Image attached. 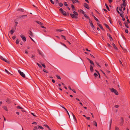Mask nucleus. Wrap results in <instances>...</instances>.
Listing matches in <instances>:
<instances>
[{"instance_id": "f257e3e1", "label": "nucleus", "mask_w": 130, "mask_h": 130, "mask_svg": "<svg viewBox=\"0 0 130 130\" xmlns=\"http://www.w3.org/2000/svg\"><path fill=\"white\" fill-rule=\"evenodd\" d=\"M110 90L112 92L114 93L116 95H118L119 93L118 91L113 88L110 89Z\"/></svg>"}, {"instance_id": "f03ea898", "label": "nucleus", "mask_w": 130, "mask_h": 130, "mask_svg": "<svg viewBox=\"0 0 130 130\" xmlns=\"http://www.w3.org/2000/svg\"><path fill=\"white\" fill-rule=\"evenodd\" d=\"M0 59L8 63H10V62L7 59H6L3 58V57L1 56H0Z\"/></svg>"}, {"instance_id": "7ed1b4c3", "label": "nucleus", "mask_w": 130, "mask_h": 130, "mask_svg": "<svg viewBox=\"0 0 130 130\" xmlns=\"http://www.w3.org/2000/svg\"><path fill=\"white\" fill-rule=\"evenodd\" d=\"M18 72L21 75L22 77H24L25 76V75L23 72H21L20 70H18Z\"/></svg>"}, {"instance_id": "20e7f679", "label": "nucleus", "mask_w": 130, "mask_h": 130, "mask_svg": "<svg viewBox=\"0 0 130 130\" xmlns=\"http://www.w3.org/2000/svg\"><path fill=\"white\" fill-rule=\"evenodd\" d=\"M23 41L24 42H25L26 41V38L24 35L22 34H21L20 35Z\"/></svg>"}, {"instance_id": "39448f33", "label": "nucleus", "mask_w": 130, "mask_h": 130, "mask_svg": "<svg viewBox=\"0 0 130 130\" xmlns=\"http://www.w3.org/2000/svg\"><path fill=\"white\" fill-rule=\"evenodd\" d=\"M89 22L90 24V25L91 27H92V28L93 29L94 28V26L92 22L90 20V19H89Z\"/></svg>"}, {"instance_id": "423d86ee", "label": "nucleus", "mask_w": 130, "mask_h": 130, "mask_svg": "<svg viewBox=\"0 0 130 130\" xmlns=\"http://www.w3.org/2000/svg\"><path fill=\"white\" fill-rule=\"evenodd\" d=\"M79 11L80 13L83 14H84V16H87V15L81 9H80L79 10Z\"/></svg>"}, {"instance_id": "0eeeda50", "label": "nucleus", "mask_w": 130, "mask_h": 130, "mask_svg": "<svg viewBox=\"0 0 130 130\" xmlns=\"http://www.w3.org/2000/svg\"><path fill=\"white\" fill-rule=\"evenodd\" d=\"M82 19L85 21H87V19L89 20V19H90L89 17H82Z\"/></svg>"}, {"instance_id": "6e6552de", "label": "nucleus", "mask_w": 130, "mask_h": 130, "mask_svg": "<svg viewBox=\"0 0 130 130\" xmlns=\"http://www.w3.org/2000/svg\"><path fill=\"white\" fill-rule=\"evenodd\" d=\"M119 10L121 11V13H120V15L121 16H123V12L122 11V8H120L119 9Z\"/></svg>"}, {"instance_id": "1a4fd4ad", "label": "nucleus", "mask_w": 130, "mask_h": 130, "mask_svg": "<svg viewBox=\"0 0 130 130\" xmlns=\"http://www.w3.org/2000/svg\"><path fill=\"white\" fill-rule=\"evenodd\" d=\"M38 52L39 55H41L42 56H44V55L41 51L39 50H38Z\"/></svg>"}, {"instance_id": "9d476101", "label": "nucleus", "mask_w": 130, "mask_h": 130, "mask_svg": "<svg viewBox=\"0 0 130 130\" xmlns=\"http://www.w3.org/2000/svg\"><path fill=\"white\" fill-rule=\"evenodd\" d=\"M90 70L91 72H92L93 71V67L92 66V65H91L90 66Z\"/></svg>"}, {"instance_id": "9b49d317", "label": "nucleus", "mask_w": 130, "mask_h": 130, "mask_svg": "<svg viewBox=\"0 0 130 130\" xmlns=\"http://www.w3.org/2000/svg\"><path fill=\"white\" fill-rule=\"evenodd\" d=\"M112 122V120H111L108 123V124H109V126L110 129V128L111 126V124Z\"/></svg>"}, {"instance_id": "f8f14e48", "label": "nucleus", "mask_w": 130, "mask_h": 130, "mask_svg": "<svg viewBox=\"0 0 130 130\" xmlns=\"http://www.w3.org/2000/svg\"><path fill=\"white\" fill-rule=\"evenodd\" d=\"M84 6L87 9H89V7L88 4H84Z\"/></svg>"}, {"instance_id": "ddd939ff", "label": "nucleus", "mask_w": 130, "mask_h": 130, "mask_svg": "<svg viewBox=\"0 0 130 130\" xmlns=\"http://www.w3.org/2000/svg\"><path fill=\"white\" fill-rule=\"evenodd\" d=\"M61 13L64 15H68V14L66 13V12L64 11H63Z\"/></svg>"}, {"instance_id": "4468645a", "label": "nucleus", "mask_w": 130, "mask_h": 130, "mask_svg": "<svg viewBox=\"0 0 130 130\" xmlns=\"http://www.w3.org/2000/svg\"><path fill=\"white\" fill-rule=\"evenodd\" d=\"M17 10L18 11H20L21 12H23L24 11V10L22 8H18Z\"/></svg>"}, {"instance_id": "2eb2a0df", "label": "nucleus", "mask_w": 130, "mask_h": 130, "mask_svg": "<svg viewBox=\"0 0 130 130\" xmlns=\"http://www.w3.org/2000/svg\"><path fill=\"white\" fill-rule=\"evenodd\" d=\"M28 34L31 36H33V34L32 32L30 31H28Z\"/></svg>"}, {"instance_id": "dca6fc26", "label": "nucleus", "mask_w": 130, "mask_h": 130, "mask_svg": "<svg viewBox=\"0 0 130 130\" xmlns=\"http://www.w3.org/2000/svg\"><path fill=\"white\" fill-rule=\"evenodd\" d=\"M36 23H37L38 24L40 25H42L43 24L42 23H41V22H39V21H36Z\"/></svg>"}, {"instance_id": "f3484780", "label": "nucleus", "mask_w": 130, "mask_h": 130, "mask_svg": "<svg viewBox=\"0 0 130 130\" xmlns=\"http://www.w3.org/2000/svg\"><path fill=\"white\" fill-rule=\"evenodd\" d=\"M129 23H127V22H125V26L127 28H128L129 26L128 25V24Z\"/></svg>"}, {"instance_id": "a211bd4d", "label": "nucleus", "mask_w": 130, "mask_h": 130, "mask_svg": "<svg viewBox=\"0 0 130 130\" xmlns=\"http://www.w3.org/2000/svg\"><path fill=\"white\" fill-rule=\"evenodd\" d=\"M3 108L6 111H8V109L5 106H3Z\"/></svg>"}, {"instance_id": "6ab92c4d", "label": "nucleus", "mask_w": 130, "mask_h": 130, "mask_svg": "<svg viewBox=\"0 0 130 130\" xmlns=\"http://www.w3.org/2000/svg\"><path fill=\"white\" fill-rule=\"evenodd\" d=\"M98 25L101 29H102L103 30V27L102 26V25H101V24H100L98 23Z\"/></svg>"}, {"instance_id": "aec40b11", "label": "nucleus", "mask_w": 130, "mask_h": 130, "mask_svg": "<svg viewBox=\"0 0 130 130\" xmlns=\"http://www.w3.org/2000/svg\"><path fill=\"white\" fill-rule=\"evenodd\" d=\"M112 45L114 48H115V49H116V50L117 49V47L115 46V44L113 43H112Z\"/></svg>"}, {"instance_id": "412c9836", "label": "nucleus", "mask_w": 130, "mask_h": 130, "mask_svg": "<svg viewBox=\"0 0 130 130\" xmlns=\"http://www.w3.org/2000/svg\"><path fill=\"white\" fill-rule=\"evenodd\" d=\"M72 115L74 119L75 120V121L76 122V118H75V116L74 115L73 113H72Z\"/></svg>"}, {"instance_id": "4be33fe9", "label": "nucleus", "mask_w": 130, "mask_h": 130, "mask_svg": "<svg viewBox=\"0 0 130 130\" xmlns=\"http://www.w3.org/2000/svg\"><path fill=\"white\" fill-rule=\"evenodd\" d=\"M14 32V31L13 30H12L10 31V33L11 35H12L13 34Z\"/></svg>"}, {"instance_id": "5701e85b", "label": "nucleus", "mask_w": 130, "mask_h": 130, "mask_svg": "<svg viewBox=\"0 0 130 130\" xmlns=\"http://www.w3.org/2000/svg\"><path fill=\"white\" fill-rule=\"evenodd\" d=\"M72 18L74 20H77L78 19V17H72Z\"/></svg>"}, {"instance_id": "b1692460", "label": "nucleus", "mask_w": 130, "mask_h": 130, "mask_svg": "<svg viewBox=\"0 0 130 130\" xmlns=\"http://www.w3.org/2000/svg\"><path fill=\"white\" fill-rule=\"evenodd\" d=\"M104 25L108 29H109V30L110 29V28L109 27V26L106 24H105Z\"/></svg>"}, {"instance_id": "393cba45", "label": "nucleus", "mask_w": 130, "mask_h": 130, "mask_svg": "<svg viewBox=\"0 0 130 130\" xmlns=\"http://www.w3.org/2000/svg\"><path fill=\"white\" fill-rule=\"evenodd\" d=\"M19 41H20L18 39H17L16 40V44H19Z\"/></svg>"}, {"instance_id": "a878e982", "label": "nucleus", "mask_w": 130, "mask_h": 130, "mask_svg": "<svg viewBox=\"0 0 130 130\" xmlns=\"http://www.w3.org/2000/svg\"><path fill=\"white\" fill-rule=\"evenodd\" d=\"M56 30L57 31H59V32H61V31H63V30L60 29H57Z\"/></svg>"}, {"instance_id": "bb28decb", "label": "nucleus", "mask_w": 130, "mask_h": 130, "mask_svg": "<svg viewBox=\"0 0 130 130\" xmlns=\"http://www.w3.org/2000/svg\"><path fill=\"white\" fill-rule=\"evenodd\" d=\"M38 126V128H40L41 129H43V128L41 126Z\"/></svg>"}, {"instance_id": "cd10ccee", "label": "nucleus", "mask_w": 130, "mask_h": 130, "mask_svg": "<svg viewBox=\"0 0 130 130\" xmlns=\"http://www.w3.org/2000/svg\"><path fill=\"white\" fill-rule=\"evenodd\" d=\"M6 101L7 103H10V100H9V99H7L6 100Z\"/></svg>"}, {"instance_id": "c85d7f7f", "label": "nucleus", "mask_w": 130, "mask_h": 130, "mask_svg": "<svg viewBox=\"0 0 130 130\" xmlns=\"http://www.w3.org/2000/svg\"><path fill=\"white\" fill-rule=\"evenodd\" d=\"M73 13H74L73 14H74H74L76 15H78V14H77V13L75 11H74Z\"/></svg>"}, {"instance_id": "c756f323", "label": "nucleus", "mask_w": 130, "mask_h": 130, "mask_svg": "<svg viewBox=\"0 0 130 130\" xmlns=\"http://www.w3.org/2000/svg\"><path fill=\"white\" fill-rule=\"evenodd\" d=\"M37 64L38 65V66H39V67L40 68H42V67L41 66V65H40V64H39V63H37Z\"/></svg>"}, {"instance_id": "7c9ffc66", "label": "nucleus", "mask_w": 130, "mask_h": 130, "mask_svg": "<svg viewBox=\"0 0 130 130\" xmlns=\"http://www.w3.org/2000/svg\"><path fill=\"white\" fill-rule=\"evenodd\" d=\"M61 36L65 40H66V37L65 36H64L63 35H61Z\"/></svg>"}, {"instance_id": "2f4dec72", "label": "nucleus", "mask_w": 130, "mask_h": 130, "mask_svg": "<svg viewBox=\"0 0 130 130\" xmlns=\"http://www.w3.org/2000/svg\"><path fill=\"white\" fill-rule=\"evenodd\" d=\"M59 6L60 7H62L63 6V4L61 3H60L59 4Z\"/></svg>"}, {"instance_id": "473e14b6", "label": "nucleus", "mask_w": 130, "mask_h": 130, "mask_svg": "<svg viewBox=\"0 0 130 130\" xmlns=\"http://www.w3.org/2000/svg\"><path fill=\"white\" fill-rule=\"evenodd\" d=\"M94 76L95 77H96L98 76L97 74L96 73H94Z\"/></svg>"}, {"instance_id": "72a5a7b5", "label": "nucleus", "mask_w": 130, "mask_h": 130, "mask_svg": "<svg viewBox=\"0 0 130 130\" xmlns=\"http://www.w3.org/2000/svg\"><path fill=\"white\" fill-rule=\"evenodd\" d=\"M101 71L102 72V73L106 77H107V76H106V74H105V73L102 71V70H101Z\"/></svg>"}, {"instance_id": "f704fd0d", "label": "nucleus", "mask_w": 130, "mask_h": 130, "mask_svg": "<svg viewBox=\"0 0 130 130\" xmlns=\"http://www.w3.org/2000/svg\"><path fill=\"white\" fill-rule=\"evenodd\" d=\"M18 24V23L16 22H15V23H14L15 27H16V26H17V25Z\"/></svg>"}, {"instance_id": "c9c22d12", "label": "nucleus", "mask_w": 130, "mask_h": 130, "mask_svg": "<svg viewBox=\"0 0 130 130\" xmlns=\"http://www.w3.org/2000/svg\"><path fill=\"white\" fill-rule=\"evenodd\" d=\"M17 108L18 109H23V108L20 106H17Z\"/></svg>"}, {"instance_id": "e433bc0d", "label": "nucleus", "mask_w": 130, "mask_h": 130, "mask_svg": "<svg viewBox=\"0 0 130 130\" xmlns=\"http://www.w3.org/2000/svg\"><path fill=\"white\" fill-rule=\"evenodd\" d=\"M119 129V128L117 126H116L115 127V130H118Z\"/></svg>"}, {"instance_id": "4c0bfd02", "label": "nucleus", "mask_w": 130, "mask_h": 130, "mask_svg": "<svg viewBox=\"0 0 130 130\" xmlns=\"http://www.w3.org/2000/svg\"><path fill=\"white\" fill-rule=\"evenodd\" d=\"M5 72L7 73L8 74H11L8 71L6 70V69H5Z\"/></svg>"}, {"instance_id": "58836bf2", "label": "nucleus", "mask_w": 130, "mask_h": 130, "mask_svg": "<svg viewBox=\"0 0 130 130\" xmlns=\"http://www.w3.org/2000/svg\"><path fill=\"white\" fill-rule=\"evenodd\" d=\"M107 36L109 37L110 38H112V37L108 33L107 34Z\"/></svg>"}, {"instance_id": "ea45409f", "label": "nucleus", "mask_w": 130, "mask_h": 130, "mask_svg": "<svg viewBox=\"0 0 130 130\" xmlns=\"http://www.w3.org/2000/svg\"><path fill=\"white\" fill-rule=\"evenodd\" d=\"M105 6H106V8H107V9L108 10H109V7H108V6H107V4H105Z\"/></svg>"}, {"instance_id": "a19ab883", "label": "nucleus", "mask_w": 130, "mask_h": 130, "mask_svg": "<svg viewBox=\"0 0 130 130\" xmlns=\"http://www.w3.org/2000/svg\"><path fill=\"white\" fill-rule=\"evenodd\" d=\"M72 1L73 2V3H74V2L76 3V2H78V1L77 0H73V1L72 0Z\"/></svg>"}, {"instance_id": "79ce46f5", "label": "nucleus", "mask_w": 130, "mask_h": 130, "mask_svg": "<svg viewBox=\"0 0 130 130\" xmlns=\"http://www.w3.org/2000/svg\"><path fill=\"white\" fill-rule=\"evenodd\" d=\"M122 5H123V6L125 7L126 5V3L125 2L123 3V4H122Z\"/></svg>"}, {"instance_id": "37998d69", "label": "nucleus", "mask_w": 130, "mask_h": 130, "mask_svg": "<svg viewBox=\"0 0 130 130\" xmlns=\"http://www.w3.org/2000/svg\"><path fill=\"white\" fill-rule=\"evenodd\" d=\"M118 22L119 24L121 26H122V23L121 22H120V21H118Z\"/></svg>"}, {"instance_id": "c03bdc74", "label": "nucleus", "mask_w": 130, "mask_h": 130, "mask_svg": "<svg viewBox=\"0 0 130 130\" xmlns=\"http://www.w3.org/2000/svg\"><path fill=\"white\" fill-rule=\"evenodd\" d=\"M94 124L96 126H97V123L95 122H94Z\"/></svg>"}, {"instance_id": "a18cd8bd", "label": "nucleus", "mask_w": 130, "mask_h": 130, "mask_svg": "<svg viewBox=\"0 0 130 130\" xmlns=\"http://www.w3.org/2000/svg\"><path fill=\"white\" fill-rule=\"evenodd\" d=\"M95 63H96V64L99 67H101L99 65V63L98 62H96Z\"/></svg>"}, {"instance_id": "49530a36", "label": "nucleus", "mask_w": 130, "mask_h": 130, "mask_svg": "<svg viewBox=\"0 0 130 130\" xmlns=\"http://www.w3.org/2000/svg\"><path fill=\"white\" fill-rule=\"evenodd\" d=\"M56 77L59 79H61L60 77L57 75H56Z\"/></svg>"}, {"instance_id": "de8ad7c7", "label": "nucleus", "mask_w": 130, "mask_h": 130, "mask_svg": "<svg viewBox=\"0 0 130 130\" xmlns=\"http://www.w3.org/2000/svg\"><path fill=\"white\" fill-rule=\"evenodd\" d=\"M60 43L62 44V45H63V46H64L65 47H66V48H67V46H66V45L64 44H63V43Z\"/></svg>"}, {"instance_id": "09e8293b", "label": "nucleus", "mask_w": 130, "mask_h": 130, "mask_svg": "<svg viewBox=\"0 0 130 130\" xmlns=\"http://www.w3.org/2000/svg\"><path fill=\"white\" fill-rule=\"evenodd\" d=\"M37 126H35L34 127V130H36L37 129Z\"/></svg>"}, {"instance_id": "8fccbe9b", "label": "nucleus", "mask_w": 130, "mask_h": 130, "mask_svg": "<svg viewBox=\"0 0 130 130\" xmlns=\"http://www.w3.org/2000/svg\"><path fill=\"white\" fill-rule=\"evenodd\" d=\"M94 19L96 21H98V19L95 17H94Z\"/></svg>"}, {"instance_id": "3c124183", "label": "nucleus", "mask_w": 130, "mask_h": 130, "mask_svg": "<svg viewBox=\"0 0 130 130\" xmlns=\"http://www.w3.org/2000/svg\"><path fill=\"white\" fill-rule=\"evenodd\" d=\"M50 1L51 2L52 4H54V2L52 0H50Z\"/></svg>"}, {"instance_id": "603ef678", "label": "nucleus", "mask_w": 130, "mask_h": 130, "mask_svg": "<svg viewBox=\"0 0 130 130\" xmlns=\"http://www.w3.org/2000/svg\"><path fill=\"white\" fill-rule=\"evenodd\" d=\"M64 4L65 6H67L68 5V4H67V3L66 2H64Z\"/></svg>"}, {"instance_id": "864d4df0", "label": "nucleus", "mask_w": 130, "mask_h": 130, "mask_svg": "<svg viewBox=\"0 0 130 130\" xmlns=\"http://www.w3.org/2000/svg\"><path fill=\"white\" fill-rule=\"evenodd\" d=\"M60 11L61 12V13L63 11V10L62 9V8H60Z\"/></svg>"}, {"instance_id": "5fc2aeb1", "label": "nucleus", "mask_w": 130, "mask_h": 130, "mask_svg": "<svg viewBox=\"0 0 130 130\" xmlns=\"http://www.w3.org/2000/svg\"><path fill=\"white\" fill-rule=\"evenodd\" d=\"M44 126L46 127L47 128H49V126H48V125H46V124H45V125H44Z\"/></svg>"}, {"instance_id": "6e6d98bb", "label": "nucleus", "mask_w": 130, "mask_h": 130, "mask_svg": "<svg viewBox=\"0 0 130 130\" xmlns=\"http://www.w3.org/2000/svg\"><path fill=\"white\" fill-rule=\"evenodd\" d=\"M40 27L43 28H45V29L46 28V27H45L43 26H42V25L40 26Z\"/></svg>"}, {"instance_id": "4d7b16f0", "label": "nucleus", "mask_w": 130, "mask_h": 130, "mask_svg": "<svg viewBox=\"0 0 130 130\" xmlns=\"http://www.w3.org/2000/svg\"><path fill=\"white\" fill-rule=\"evenodd\" d=\"M90 63L91 64V65H92V64H93V62L92 61H91L90 62Z\"/></svg>"}, {"instance_id": "13d9d810", "label": "nucleus", "mask_w": 130, "mask_h": 130, "mask_svg": "<svg viewBox=\"0 0 130 130\" xmlns=\"http://www.w3.org/2000/svg\"><path fill=\"white\" fill-rule=\"evenodd\" d=\"M29 37L32 41H33L34 42H35V41L30 36H29Z\"/></svg>"}, {"instance_id": "bf43d9fd", "label": "nucleus", "mask_w": 130, "mask_h": 130, "mask_svg": "<svg viewBox=\"0 0 130 130\" xmlns=\"http://www.w3.org/2000/svg\"><path fill=\"white\" fill-rule=\"evenodd\" d=\"M43 71L47 73V71L44 69H43Z\"/></svg>"}, {"instance_id": "052dcab7", "label": "nucleus", "mask_w": 130, "mask_h": 130, "mask_svg": "<svg viewBox=\"0 0 130 130\" xmlns=\"http://www.w3.org/2000/svg\"><path fill=\"white\" fill-rule=\"evenodd\" d=\"M35 56L33 55H32L31 56V58L34 59Z\"/></svg>"}, {"instance_id": "680f3d73", "label": "nucleus", "mask_w": 130, "mask_h": 130, "mask_svg": "<svg viewBox=\"0 0 130 130\" xmlns=\"http://www.w3.org/2000/svg\"><path fill=\"white\" fill-rule=\"evenodd\" d=\"M31 113L33 116H34V117H36V116L33 113H32V112H31Z\"/></svg>"}, {"instance_id": "e2e57ef3", "label": "nucleus", "mask_w": 130, "mask_h": 130, "mask_svg": "<svg viewBox=\"0 0 130 130\" xmlns=\"http://www.w3.org/2000/svg\"><path fill=\"white\" fill-rule=\"evenodd\" d=\"M12 38L14 40L16 38V37L15 36H14L12 37Z\"/></svg>"}, {"instance_id": "0e129e2a", "label": "nucleus", "mask_w": 130, "mask_h": 130, "mask_svg": "<svg viewBox=\"0 0 130 130\" xmlns=\"http://www.w3.org/2000/svg\"><path fill=\"white\" fill-rule=\"evenodd\" d=\"M125 32L126 33H127L128 32V30L127 29H126L125 30Z\"/></svg>"}, {"instance_id": "69168bd1", "label": "nucleus", "mask_w": 130, "mask_h": 130, "mask_svg": "<svg viewBox=\"0 0 130 130\" xmlns=\"http://www.w3.org/2000/svg\"><path fill=\"white\" fill-rule=\"evenodd\" d=\"M119 107V106L118 105H115V107H116V108H118Z\"/></svg>"}, {"instance_id": "338daca9", "label": "nucleus", "mask_w": 130, "mask_h": 130, "mask_svg": "<svg viewBox=\"0 0 130 130\" xmlns=\"http://www.w3.org/2000/svg\"><path fill=\"white\" fill-rule=\"evenodd\" d=\"M32 124H35V125H36L37 124V123L35 122H33L32 123Z\"/></svg>"}, {"instance_id": "774afa93", "label": "nucleus", "mask_w": 130, "mask_h": 130, "mask_svg": "<svg viewBox=\"0 0 130 130\" xmlns=\"http://www.w3.org/2000/svg\"><path fill=\"white\" fill-rule=\"evenodd\" d=\"M68 87L69 89L70 90H72V89H71V88L70 87V86H68Z\"/></svg>"}]
</instances>
